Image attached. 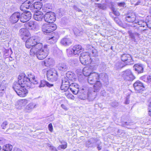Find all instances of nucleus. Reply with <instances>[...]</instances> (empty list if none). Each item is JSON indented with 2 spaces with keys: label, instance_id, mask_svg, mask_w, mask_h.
<instances>
[{
  "label": "nucleus",
  "instance_id": "39448f33",
  "mask_svg": "<svg viewBox=\"0 0 151 151\" xmlns=\"http://www.w3.org/2000/svg\"><path fill=\"white\" fill-rule=\"evenodd\" d=\"M79 58L81 62L84 65H89L91 62L89 54L87 52L82 53L80 56Z\"/></svg>",
  "mask_w": 151,
  "mask_h": 151
},
{
  "label": "nucleus",
  "instance_id": "cd10ccee",
  "mask_svg": "<svg viewBox=\"0 0 151 151\" xmlns=\"http://www.w3.org/2000/svg\"><path fill=\"white\" fill-rule=\"evenodd\" d=\"M61 43L65 46H67L71 45L72 42L70 38L65 37L62 39Z\"/></svg>",
  "mask_w": 151,
  "mask_h": 151
},
{
  "label": "nucleus",
  "instance_id": "680f3d73",
  "mask_svg": "<svg viewBox=\"0 0 151 151\" xmlns=\"http://www.w3.org/2000/svg\"><path fill=\"white\" fill-rule=\"evenodd\" d=\"M117 4L119 6L124 7L125 5V3L124 2H121L120 3H118Z\"/></svg>",
  "mask_w": 151,
  "mask_h": 151
},
{
  "label": "nucleus",
  "instance_id": "c03bdc74",
  "mask_svg": "<svg viewBox=\"0 0 151 151\" xmlns=\"http://www.w3.org/2000/svg\"><path fill=\"white\" fill-rule=\"evenodd\" d=\"M73 31L75 35L76 36H79L82 34V32L80 31L78 29L76 28H75L73 29Z\"/></svg>",
  "mask_w": 151,
  "mask_h": 151
},
{
  "label": "nucleus",
  "instance_id": "bf43d9fd",
  "mask_svg": "<svg viewBox=\"0 0 151 151\" xmlns=\"http://www.w3.org/2000/svg\"><path fill=\"white\" fill-rule=\"evenodd\" d=\"M129 103V96H127L126 99V100L125 101V104H128Z\"/></svg>",
  "mask_w": 151,
  "mask_h": 151
},
{
  "label": "nucleus",
  "instance_id": "2f4dec72",
  "mask_svg": "<svg viewBox=\"0 0 151 151\" xmlns=\"http://www.w3.org/2000/svg\"><path fill=\"white\" fill-rule=\"evenodd\" d=\"M35 47H33L32 49H34L36 51H38L40 50H42L43 49V45L42 43L40 42V41L37 42L36 45L35 46Z\"/></svg>",
  "mask_w": 151,
  "mask_h": 151
},
{
  "label": "nucleus",
  "instance_id": "ddd939ff",
  "mask_svg": "<svg viewBox=\"0 0 151 151\" xmlns=\"http://www.w3.org/2000/svg\"><path fill=\"white\" fill-rule=\"evenodd\" d=\"M32 14L29 11L23 12L20 14V19L21 22L24 23L29 20L31 18Z\"/></svg>",
  "mask_w": 151,
  "mask_h": 151
},
{
  "label": "nucleus",
  "instance_id": "4be33fe9",
  "mask_svg": "<svg viewBox=\"0 0 151 151\" xmlns=\"http://www.w3.org/2000/svg\"><path fill=\"white\" fill-rule=\"evenodd\" d=\"M78 86V85L76 83H72L70 86L69 89L72 92V93L76 95L77 94H80V93L79 92V88H76V89H75L74 86Z\"/></svg>",
  "mask_w": 151,
  "mask_h": 151
},
{
  "label": "nucleus",
  "instance_id": "72a5a7b5",
  "mask_svg": "<svg viewBox=\"0 0 151 151\" xmlns=\"http://www.w3.org/2000/svg\"><path fill=\"white\" fill-rule=\"evenodd\" d=\"M42 10L44 12H49V9H51V5L49 4H46L42 7Z\"/></svg>",
  "mask_w": 151,
  "mask_h": 151
},
{
  "label": "nucleus",
  "instance_id": "6e6552de",
  "mask_svg": "<svg viewBox=\"0 0 151 151\" xmlns=\"http://www.w3.org/2000/svg\"><path fill=\"white\" fill-rule=\"evenodd\" d=\"M97 93L93 91V88H90L86 95L84 97H80V99L83 100L87 99L89 101H93L96 97Z\"/></svg>",
  "mask_w": 151,
  "mask_h": 151
},
{
  "label": "nucleus",
  "instance_id": "4468645a",
  "mask_svg": "<svg viewBox=\"0 0 151 151\" xmlns=\"http://www.w3.org/2000/svg\"><path fill=\"white\" fill-rule=\"evenodd\" d=\"M20 14L19 12H15L13 13L9 18V20L12 23H15L20 19Z\"/></svg>",
  "mask_w": 151,
  "mask_h": 151
},
{
  "label": "nucleus",
  "instance_id": "aec40b11",
  "mask_svg": "<svg viewBox=\"0 0 151 151\" xmlns=\"http://www.w3.org/2000/svg\"><path fill=\"white\" fill-rule=\"evenodd\" d=\"M20 35L21 36L22 40H25V37H28L30 35L29 31L26 29L22 28L19 30Z\"/></svg>",
  "mask_w": 151,
  "mask_h": 151
},
{
  "label": "nucleus",
  "instance_id": "864d4df0",
  "mask_svg": "<svg viewBox=\"0 0 151 151\" xmlns=\"http://www.w3.org/2000/svg\"><path fill=\"white\" fill-rule=\"evenodd\" d=\"M131 122H125L122 123V126L124 127H126L127 126L130 125H131Z\"/></svg>",
  "mask_w": 151,
  "mask_h": 151
},
{
  "label": "nucleus",
  "instance_id": "4c0bfd02",
  "mask_svg": "<svg viewBox=\"0 0 151 151\" xmlns=\"http://www.w3.org/2000/svg\"><path fill=\"white\" fill-rule=\"evenodd\" d=\"M83 73L85 76H88V77H89L91 73L89 72L88 68L87 67L84 68L83 69Z\"/></svg>",
  "mask_w": 151,
  "mask_h": 151
},
{
  "label": "nucleus",
  "instance_id": "423d86ee",
  "mask_svg": "<svg viewBox=\"0 0 151 151\" xmlns=\"http://www.w3.org/2000/svg\"><path fill=\"white\" fill-rule=\"evenodd\" d=\"M122 76L124 80L129 81H132L135 78L130 69H127L122 71Z\"/></svg>",
  "mask_w": 151,
  "mask_h": 151
},
{
  "label": "nucleus",
  "instance_id": "6e6d98bb",
  "mask_svg": "<svg viewBox=\"0 0 151 151\" xmlns=\"http://www.w3.org/2000/svg\"><path fill=\"white\" fill-rule=\"evenodd\" d=\"M6 142V140L4 138L0 137V144H4Z\"/></svg>",
  "mask_w": 151,
  "mask_h": 151
},
{
  "label": "nucleus",
  "instance_id": "58836bf2",
  "mask_svg": "<svg viewBox=\"0 0 151 151\" xmlns=\"http://www.w3.org/2000/svg\"><path fill=\"white\" fill-rule=\"evenodd\" d=\"M28 100L27 99H22L19 101V105L21 107L25 106L28 103Z\"/></svg>",
  "mask_w": 151,
  "mask_h": 151
},
{
  "label": "nucleus",
  "instance_id": "c85d7f7f",
  "mask_svg": "<svg viewBox=\"0 0 151 151\" xmlns=\"http://www.w3.org/2000/svg\"><path fill=\"white\" fill-rule=\"evenodd\" d=\"M45 86H46L47 87L50 88L53 86V84H51L44 80H42L40 81V84L39 87L40 88L42 87H44Z\"/></svg>",
  "mask_w": 151,
  "mask_h": 151
},
{
  "label": "nucleus",
  "instance_id": "0e129e2a",
  "mask_svg": "<svg viewBox=\"0 0 151 151\" xmlns=\"http://www.w3.org/2000/svg\"><path fill=\"white\" fill-rule=\"evenodd\" d=\"M114 3L113 2H111L110 3V7L111 10H114L115 9V8L114 7Z\"/></svg>",
  "mask_w": 151,
  "mask_h": 151
},
{
  "label": "nucleus",
  "instance_id": "a211bd4d",
  "mask_svg": "<svg viewBox=\"0 0 151 151\" xmlns=\"http://www.w3.org/2000/svg\"><path fill=\"white\" fill-rule=\"evenodd\" d=\"M127 33L129 35V38L131 40L135 42L136 41V39L138 38L140 35L139 34L136 32H133L131 30L129 29L127 31Z\"/></svg>",
  "mask_w": 151,
  "mask_h": 151
},
{
  "label": "nucleus",
  "instance_id": "e433bc0d",
  "mask_svg": "<svg viewBox=\"0 0 151 151\" xmlns=\"http://www.w3.org/2000/svg\"><path fill=\"white\" fill-rule=\"evenodd\" d=\"M35 106L32 103H30L27 105L26 107V111L27 112H29L30 111V110L32 109L35 107Z\"/></svg>",
  "mask_w": 151,
  "mask_h": 151
},
{
  "label": "nucleus",
  "instance_id": "774afa93",
  "mask_svg": "<svg viewBox=\"0 0 151 151\" xmlns=\"http://www.w3.org/2000/svg\"><path fill=\"white\" fill-rule=\"evenodd\" d=\"M73 8L75 10L78 11V12H81V10L79 9L76 6H73Z\"/></svg>",
  "mask_w": 151,
  "mask_h": 151
},
{
  "label": "nucleus",
  "instance_id": "13d9d810",
  "mask_svg": "<svg viewBox=\"0 0 151 151\" xmlns=\"http://www.w3.org/2000/svg\"><path fill=\"white\" fill-rule=\"evenodd\" d=\"M48 127L49 130L50 132H52L53 130V127H52V125L51 123H50L49 124L48 126Z\"/></svg>",
  "mask_w": 151,
  "mask_h": 151
},
{
  "label": "nucleus",
  "instance_id": "6ab92c4d",
  "mask_svg": "<svg viewBox=\"0 0 151 151\" xmlns=\"http://www.w3.org/2000/svg\"><path fill=\"white\" fill-rule=\"evenodd\" d=\"M89 88L87 86H83L81 88H79V92L81 94L79 96V98L80 97H84L85 95H86L88 91L89 90Z\"/></svg>",
  "mask_w": 151,
  "mask_h": 151
},
{
  "label": "nucleus",
  "instance_id": "09e8293b",
  "mask_svg": "<svg viewBox=\"0 0 151 151\" xmlns=\"http://www.w3.org/2000/svg\"><path fill=\"white\" fill-rule=\"evenodd\" d=\"M47 146L50 147V149L51 151H58L55 147L51 145L50 144H48Z\"/></svg>",
  "mask_w": 151,
  "mask_h": 151
},
{
  "label": "nucleus",
  "instance_id": "f257e3e1",
  "mask_svg": "<svg viewBox=\"0 0 151 151\" xmlns=\"http://www.w3.org/2000/svg\"><path fill=\"white\" fill-rule=\"evenodd\" d=\"M26 76L24 74L20 75L18 78V81L14 83L12 86L13 89L19 96L24 97L28 93V91L25 88V86L31 88L32 84H36L38 81L35 76L31 74Z\"/></svg>",
  "mask_w": 151,
  "mask_h": 151
},
{
  "label": "nucleus",
  "instance_id": "49530a36",
  "mask_svg": "<svg viewBox=\"0 0 151 151\" xmlns=\"http://www.w3.org/2000/svg\"><path fill=\"white\" fill-rule=\"evenodd\" d=\"M96 6H97L99 8L103 10H105L106 8V5L104 4H96Z\"/></svg>",
  "mask_w": 151,
  "mask_h": 151
},
{
  "label": "nucleus",
  "instance_id": "37998d69",
  "mask_svg": "<svg viewBox=\"0 0 151 151\" xmlns=\"http://www.w3.org/2000/svg\"><path fill=\"white\" fill-rule=\"evenodd\" d=\"M69 88L70 87H68L65 85H63L62 83L60 87V89L62 91V92H65L67 91L69 88Z\"/></svg>",
  "mask_w": 151,
  "mask_h": 151
},
{
  "label": "nucleus",
  "instance_id": "f03ea898",
  "mask_svg": "<svg viewBox=\"0 0 151 151\" xmlns=\"http://www.w3.org/2000/svg\"><path fill=\"white\" fill-rule=\"evenodd\" d=\"M49 50L47 49V46L45 45L42 50L36 51L34 49H31L30 50V53L31 55H36L37 58L40 60L45 58L48 55Z\"/></svg>",
  "mask_w": 151,
  "mask_h": 151
},
{
  "label": "nucleus",
  "instance_id": "473e14b6",
  "mask_svg": "<svg viewBox=\"0 0 151 151\" xmlns=\"http://www.w3.org/2000/svg\"><path fill=\"white\" fill-rule=\"evenodd\" d=\"M54 63V61L52 58H48L44 62L45 65L46 66H49L52 65Z\"/></svg>",
  "mask_w": 151,
  "mask_h": 151
},
{
  "label": "nucleus",
  "instance_id": "79ce46f5",
  "mask_svg": "<svg viewBox=\"0 0 151 151\" xmlns=\"http://www.w3.org/2000/svg\"><path fill=\"white\" fill-rule=\"evenodd\" d=\"M74 51L73 48L68 49L67 50V54L68 57H71L73 55H75L74 54Z\"/></svg>",
  "mask_w": 151,
  "mask_h": 151
},
{
  "label": "nucleus",
  "instance_id": "9b49d317",
  "mask_svg": "<svg viewBox=\"0 0 151 151\" xmlns=\"http://www.w3.org/2000/svg\"><path fill=\"white\" fill-rule=\"evenodd\" d=\"M98 74L96 73H91L88 78V81L90 84H93L98 81Z\"/></svg>",
  "mask_w": 151,
  "mask_h": 151
},
{
  "label": "nucleus",
  "instance_id": "f8f14e48",
  "mask_svg": "<svg viewBox=\"0 0 151 151\" xmlns=\"http://www.w3.org/2000/svg\"><path fill=\"white\" fill-rule=\"evenodd\" d=\"M135 90L137 92L140 93L145 89V87L143 83L139 81H137L133 85Z\"/></svg>",
  "mask_w": 151,
  "mask_h": 151
},
{
  "label": "nucleus",
  "instance_id": "393cba45",
  "mask_svg": "<svg viewBox=\"0 0 151 151\" xmlns=\"http://www.w3.org/2000/svg\"><path fill=\"white\" fill-rule=\"evenodd\" d=\"M58 69L60 70L63 71H66L69 70L68 66L65 63H59L57 65Z\"/></svg>",
  "mask_w": 151,
  "mask_h": 151
},
{
  "label": "nucleus",
  "instance_id": "f704fd0d",
  "mask_svg": "<svg viewBox=\"0 0 151 151\" xmlns=\"http://www.w3.org/2000/svg\"><path fill=\"white\" fill-rule=\"evenodd\" d=\"M134 23L137 24L140 27H145V26H147V23L144 22L142 20H138V21H136L134 22Z\"/></svg>",
  "mask_w": 151,
  "mask_h": 151
},
{
  "label": "nucleus",
  "instance_id": "a18cd8bd",
  "mask_svg": "<svg viewBox=\"0 0 151 151\" xmlns=\"http://www.w3.org/2000/svg\"><path fill=\"white\" fill-rule=\"evenodd\" d=\"M6 85L5 81H3L0 86V90L4 91L6 88Z\"/></svg>",
  "mask_w": 151,
  "mask_h": 151
},
{
  "label": "nucleus",
  "instance_id": "7ed1b4c3",
  "mask_svg": "<svg viewBox=\"0 0 151 151\" xmlns=\"http://www.w3.org/2000/svg\"><path fill=\"white\" fill-rule=\"evenodd\" d=\"M40 38L38 36H33L29 38L25 42V45L27 48H30L35 46L36 44L39 42Z\"/></svg>",
  "mask_w": 151,
  "mask_h": 151
},
{
  "label": "nucleus",
  "instance_id": "5fc2aeb1",
  "mask_svg": "<svg viewBox=\"0 0 151 151\" xmlns=\"http://www.w3.org/2000/svg\"><path fill=\"white\" fill-rule=\"evenodd\" d=\"M113 14L116 16H118L119 15V12L117 10L114 9V10H112Z\"/></svg>",
  "mask_w": 151,
  "mask_h": 151
},
{
  "label": "nucleus",
  "instance_id": "412c9836",
  "mask_svg": "<svg viewBox=\"0 0 151 151\" xmlns=\"http://www.w3.org/2000/svg\"><path fill=\"white\" fill-rule=\"evenodd\" d=\"M133 68L138 73H142L144 71L143 65L141 64H137L134 65L133 66Z\"/></svg>",
  "mask_w": 151,
  "mask_h": 151
},
{
  "label": "nucleus",
  "instance_id": "69168bd1",
  "mask_svg": "<svg viewBox=\"0 0 151 151\" xmlns=\"http://www.w3.org/2000/svg\"><path fill=\"white\" fill-rule=\"evenodd\" d=\"M100 95L101 96H104L106 95V93L104 90H102L100 92Z\"/></svg>",
  "mask_w": 151,
  "mask_h": 151
},
{
  "label": "nucleus",
  "instance_id": "ea45409f",
  "mask_svg": "<svg viewBox=\"0 0 151 151\" xmlns=\"http://www.w3.org/2000/svg\"><path fill=\"white\" fill-rule=\"evenodd\" d=\"M13 146L9 144H7L4 146L3 150L5 151H11Z\"/></svg>",
  "mask_w": 151,
  "mask_h": 151
},
{
  "label": "nucleus",
  "instance_id": "9d476101",
  "mask_svg": "<svg viewBox=\"0 0 151 151\" xmlns=\"http://www.w3.org/2000/svg\"><path fill=\"white\" fill-rule=\"evenodd\" d=\"M44 19L45 22L52 23L56 20L55 14L52 12H47L44 15Z\"/></svg>",
  "mask_w": 151,
  "mask_h": 151
},
{
  "label": "nucleus",
  "instance_id": "8fccbe9b",
  "mask_svg": "<svg viewBox=\"0 0 151 151\" xmlns=\"http://www.w3.org/2000/svg\"><path fill=\"white\" fill-rule=\"evenodd\" d=\"M8 124V123L6 121H4L1 124V127L3 129H5L6 126Z\"/></svg>",
  "mask_w": 151,
  "mask_h": 151
},
{
  "label": "nucleus",
  "instance_id": "dca6fc26",
  "mask_svg": "<svg viewBox=\"0 0 151 151\" xmlns=\"http://www.w3.org/2000/svg\"><path fill=\"white\" fill-rule=\"evenodd\" d=\"M98 80L100 81L101 82H103L104 84H107L108 82V75L105 73H101L98 74Z\"/></svg>",
  "mask_w": 151,
  "mask_h": 151
},
{
  "label": "nucleus",
  "instance_id": "a878e982",
  "mask_svg": "<svg viewBox=\"0 0 151 151\" xmlns=\"http://www.w3.org/2000/svg\"><path fill=\"white\" fill-rule=\"evenodd\" d=\"M73 48L74 51V54L75 55H78L83 50V49L82 48L81 46L80 45H75Z\"/></svg>",
  "mask_w": 151,
  "mask_h": 151
},
{
  "label": "nucleus",
  "instance_id": "b1692460",
  "mask_svg": "<svg viewBox=\"0 0 151 151\" xmlns=\"http://www.w3.org/2000/svg\"><path fill=\"white\" fill-rule=\"evenodd\" d=\"M102 82L100 81L96 82V83H94L93 86V91L97 93L99 92L102 88Z\"/></svg>",
  "mask_w": 151,
  "mask_h": 151
},
{
  "label": "nucleus",
  "instance_id": "5701e85b",
  "mask_svg": "<svg viewBox=\"0 0 151 151\" xmlns=\"http://www.w3.org/2000/svg\"><path fill=\"white\" fill-rule=\"evenodd\" d=\"M44 15L40 12H36L33 14V18L35 20L37 21H41L44 18Z\"/></svg>",
  "mask_w": 151,
  "mask_h": 151
},
{
  "label": "nucleus",
  "instance_id": "c756f323",
  "mask_svg": "<svg viewBox=\"0 0 151 151\" xmlns=\"http://www.w3.org/2000/svg\"><path fill=\"white\" fill-rule=\"evenodd\" d=\"M98 141L99 140L96 138H92L87 142L86 144L87 146L91 145V146L93 147L96 145Z\"/></svg>",
  "mask_w": 151,
  "mask_h": 151
},
{
  "label": "nucleus",
  "instance_id": "f3484780",
  "mask_svg": "<svg viewBox=\"0 0 151 151\" xmlns=\"http://www.w3.org/2000/svg\"><path fill=\"white\" fill-rule=\"evenodd\" d=\"M136 17L134 13H132L130 14H127L125 17V19L127 22L134 23L136 21Z\"/></svg>",
  "mask_w": 151,
  "mask_h": 151
},
{
  "label": "nucleus",
  "instance_id": "de8ad7c7",
  "mask_svg": "<svg viewBox=\"0 0 151 151\" xmlns=\"http://www.w3.org/2000/svg\"><path fill=\"white\" fill-rule=\"evenodd\" d=\"M67 147L66 144L60 145L58 147V149L59 150H61L62 149H65Z\"/></svg>",
  "mask_w": 151,
  "mask_h": 151
},
{
  "label": "nucleus",
  "instance_id": "603ef678",
  "mask_svg": "<svg viewBox=\"0 0 151 151\" xmlns=\"http://www.w3.org/2000/svg\"><path fill=\"white\" fill-rule=\"evenodd\" d=\"M141 78L143 79H144V81L145 82H147L148 80L149 79L150 81H151V76H149V78H145L144 77H142Z\"/></svg>",
  "mask_w": 151,
  "mask_h": 151
},
{
  "label": "nucleus",
  "instance_id": "2eb2a0df",
  "mask_svg": "<svg viewBox=\"0 0 151 151\" xmlns=\"http://www.w3.org/2000/svg\"><path fill=\"white\" fill-rule=\"evenodd\" d=\"M42 4L40 2H35L34 4H32L31 6V10L33 12L39 10L42 7Z\"/></svg>",
  "mask_w": 151,
  "mask_h": 151
},
{
  "label": "nucleus",
  "instance_id": "3c124183",
  "mask_svg": "<svg viewBox=\"0 0 151 151\" xmlns=\"http://www.w3.org/2000/svg\"><path fill=\"white\" fill-rule=\"evenodd\" d=\"M92 53L93 56H97V51L96 50L94 49L92 50Z\"/></svg>",
  "mask_w": 151,
  "mask_h": 151
},
{
  "label": "nucleus",
  "instance_id": "e2e57ef3",
  "mask_svg": "<svg viewBox=\"0 0 151 151\" xmlns=\"http://www.w3.org/2000/svg\"><path fill=\"white\" fill-rule=\"evenodd\" d=\"M66 96L69 99H73V95L72 94L70 93L68 94Z\"/></svg>",
  "mask_w": 151,
  "mask_h": 151
},
{
  "label": "nucleus",
  "instance_id": "4d7b16f0",
  "mask_svg": "<svg viewBox=\"0 0 151 151\" xmlns=\"http://www.w3.org/2000/svg\"><path fill=\"white\" fill-rule=\"evenodd\" d=\"M100 67H102V70H104L106 68V65L104 63H101L99 65Z\"/></svg>",
  "mask_w": 151,
  "mask_h": 151
},
{
  "label": "nucleus",
  "instance_id": "052dcab7",
  "mask_svg": "<svg viewBox=\"0 0 151 151\" xmlns=\"http://www.w3.org/2000/svg\"><path fill=\"white\" fill-rule=\"evenodd\" d=\"M111 105L113 107L117 106L118 103L116 101H114L112 103Z\"/></svg>",
  "mask_w": 151,
  "mask_h": 151
},
{
  "label": "nucleus",
  "instance_id": "0eeeda50",
  "mask_svg": "<svg viewBox=\"0 0 151 151\" xmlns=\"http://www.w3.org/2000/svg\"><path fill=\"white\" fill-rule=\"evenodd\" d=\"M47 79L52 82L56 81L58 78L57 71L54 69H52L47 71Z\"/></svg>",
  "mask_w": 151,
  "mask_h": 151
},
{
  "label": "nucleus",
  "instance_id": "c9c22d12",
  "mask_svg": "<svg viewBox=\"0 0 151 151\" xmlns=\"http://www.w3.org/2000/svg\"><path fill=\"white\" fill-rule=\"evenodd\" d=\"M58 38V35L53 36L51 38H50L48 42L51 44L57 42Z\"/></svg>",
  "mask_w": 151,
  "mask_h": 151
},
{
  "label": "nucleus",
  "instance_id": "7c9ffc66",
  "mask_svg": "<svg viewBox=\"0 0 151 151\" xmlns=\"http://www.w3.org/2000/svg\"><path fill=\"white\" fill-rule=\"evenodd\" d=\"M115 63V68L117 69L121 68L126 65L123 62L119 60L116 61Z\"/></svg>",
  "mask_w": 151,
  "mask_h": 151
},
{
  "label": "nucleus",
  "instance_id": "20e7f679",
  "mask_svg": "<svg viewBox=\"0 0 151 151\" xmlns=\"http://www.w3.org/2000/svg\"><path fill=\"white\" fill-rule=\"evenodd\" d=\"M56 25L53 23L44 24L42 25V31L45 35L53 32L56 29Z\"/></svg>",
  "mask_w": 151,
  "mask_h": 151
},
{
  "label": "nucleus",
  "instance_id": "a19ab883",
  "mask_svg": "<svg viewBox=\"0 0 151 151\" xmlns=\"http://www.w3.org/2000/svg\"><path fill=\"white\" fill-rule=\"evenodd\" d=\"M62 83L63 85H65L67 86L68 87H70V83L67 78H64L62 80Z\"/></svg>",
  "mask_w": 151,
  "mask_h": 151
},
{
  "label": "nucleus",
  "instance_id": "338daca9",
  "mask_svg": "<svg viewBox=\"0 0 151 151\" xmlns=\"http://www.w3.org/2000/svg\"><path fill=\"white\" fill-rule=\"evenodd\" d=\"M147 26L148 27L151 29V22L149 21L148 23H147Z\"/></svg>",
  "mask_w": 151,
  "mask_h": 151
},
{
  "label": "nucleus",
  "instance_id": "bb28decb",
  "mask_svg": "<svg viewBox=\"0 0 151 151\" xmlns=\"http://www.w3.org/2000/svg\"><path fill=\"white\" fill-rule=\"evenodd\" d=\"M27 25L28 29L33 30L36 29L37 26L36 22L31 21L28 22Z\"/></svg>",
  "mask_w": 151,
  "mask_h": 151
},
{
  "label": "nucleus",
  "instance_id": "1a4fd4ad",
  "mask_svg": "<svg viewBox=\"0 0 151 151\" xmlns=\"http://www.w3.org/2000/svg\"><path fill=\"white\" fill-rule=\"evenodd\" d=\"M121 59L125 65H130L134 63V61L131 55L124 53L121 55Z\"/></svg>",
  "mask_w": 151,
  "mask_h": 151
}]
</instances>
